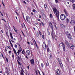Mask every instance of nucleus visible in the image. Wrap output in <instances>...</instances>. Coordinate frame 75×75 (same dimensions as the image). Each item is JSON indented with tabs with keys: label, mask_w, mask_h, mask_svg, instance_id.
Here are the masks:
<instances>
[{
	"label": "nucleus",
	"mask_w": 75,
	"mask_h": 75,
	"mask_svg": "<svg viewBox=\"0 0 75 75\" xmlns=\"http://www.w3.org/2000/svg\"><path fill=\"white\" fill-rule=\"evenodd\" d=\"M53 10L55 16L57 17V19H59V11H57V9L56 8H53Z\"/></svg>",
	"instance_id": "obj_1"
},
{
	"label": "nucleus",
	"mask_w": 75,
	"mask_h": 75,
	"mask_svg": "<svg viewBox=\"0 0 75 75\" xmlns=\"http://www.w3.org/2000/svg\"><path fill=\"white\" fill-rule=\"evenodd\" d=\"M65 33L68 38L69 40H71L72 39V36L70 33H69V32L68 31H65Z\"/></svg>",
	"instance_id": "obj_2"
},
{
	"label": "nucleus",
	"mask_w": 75,
	"mask_h": 75,
	"mask_svg": "<svg viewBox=\"0 0 75 75\" xmlns=\"http://www.w3.org/2000/svg\"><path fill=\"white\" fill-rule=\"evenodd\" d=\"M59 48H63V50L65 51V45H64L63 43H62L59 44Z\"/></svg>",
	"instance_id": "obj_3"
},
{
	"label": "nucleus",
	"mask_w": 75,
	"mask_h": 75,
	"mask_svg": "<svg viewBox=\"0 0 75 75\" xmlns=\"http://www.w3.org/2000/svg\"><path fill=\"white\" fill-rule=\"evenodd\" d=\"M65 18H66V17L65 16V15H64L63 14H62L60 16V18L62 20H64L65 19Z\"/></svg>",
	"instance_id": "obj_4"
},
{
	"label": "nucleus",
	"mask_w": 75,
	"mask_h": 75,
	"mask_svg": "<svg viewBox=\"0 0 75 75\" xmlns=\"http://www.w3.org/2000/svg\"><path fill=\"white\" fill-rule=\"evenodd\" d=\"M26 19L27 22H28L29 24H31V20H30V18L29 16H27Z\"/></svg>",
	"instance_id": "obj_5"
},
{
	"label": "nucleus",
	"mask_w": 75,
	"mask_h": 75,
	"mask_svg": "<svg viewBox=\"0 0 75 75\" xmlns=\"http://www.w3.org/2000/svg\"><path fill=\"white\" fill-rule=\"evenodd\" d=\"M49 24L51 29L53 31L54 28H53V26H52V23L50 21H49Z\"/></svg>",
	"instance_id": "obj_6"
},
{
	"label": "nucleus",
	"mask_w": 75,
	"mask_h": 75,
	"mask_svg": "<svg viewBox=\"0 0 75 75\" xmlns=\"http://www.w3.org/2000/svg\"><path fill=\"white\" fill-rule=\"evenodd\" d=\"M69 47L71 48L72 50H74V49L75 47V45H74L73 44H70L69 45Z\"/></svg>",
	"instance_id": "obj_7"
},
{
	"label": "nucleus",
	"mask_w": 75,
	"mask_h": 75,
	"mask_svg": "<svg viewBox=\"0 0 75 75\" xmlns=\"http://www.w3.org/2000/svg\"><path fill=\"white\" fill-rule=\"evenodd\" d=\"M6 71L7 72H6L4 74V75H8V72L10 71V69H7V68H6Z\"/></svg>",
	"instance_id": "obj_8"
},
{
	"label": "nucleus",
	"mask_w": 75,
	"mask_h": 75,
	"mask_svg": "<svg viewBox=\"0 0 75 75\" xmlns=\"http://www.w3.org/2000/svg\"><path fill=\"white\" fill-rule=\"evenodd\" d=\"M70 24H72V25H74L75 24V20H71V22L70 23Z\"/></svg>",
	"instance_id": "obj_9"
},
{
	"label": "nucleus",
	"mask_w": 75,
	"mask_h": 75,
	"mask_svg": "<svg viewBox=\"0 0 75 75\" xmlns=\"http://www.w3.org/2000/svg\"><path fill=\"white\" fill-rule=\"evenodd\" d=\"M22 50L21 49V47H20L19 50H18V52H17V53L18 55H19L21 53V51Z\"/></svg>",
	"instance_id": "obj_10"
},
{
	"label": "nucleus",
	"mask_w": 75,
	"mask_h": 75,
	"mask_svg": "<svg viewBox=\"0 0 75 75\" xmlns=\"http://www.w3.org/2000/svg\"><path fill=\"white\" fill-rule=\"evenodd\" d=\"M26 55H30V54H31V53H30V50H28L26 51Z\"/></svg>",
	"instance_id": "obj_11"
},
{
	"label": "nucleus",
	"mask_w": 75,
	"mask_h": 75,
	"mask_svg": "<svg viewBox=\"0 0 75 75\" xmlns=\"http://www.w3.org/2000/svg\"><path fill=\"white\" fill-rule=\"evenodd\" d=\"M56 74L59 75H60L61 73H60V71H59V69H57L56 71Z\"/></svg>",
	"instance_id": "obj_12"
},
{
	"label": "nucleus",
	"mask_w": 75,
	"mask_h": 75,
	"mask_svg": "<svg viewBox=\"0 0 75 75\" xmlns=\"http://www.w3.org/2000/svg\"><path fill=\"white\" fill-rule=\"evenodd\" d=\"M30 62L31 64L34 65V59H32L30 60Z\"/></svg>",
	"instance_id": "obj_13"
},
{
	"label": "nucleus",
	"mask_w": 75,
	"mask_h": 75,
	"mask_svg": "<svg viewBox=\"0 0 75 75\" xmlns=\"http://www.w3.org/2000/svg\"><path fill=\"white\" fill-rule=\"evenodd\" d=\"M13 50L15 54H16V55L17 56V52L15 49H14V48H13Z\"/></svg>",
	"instance_id": "obj_14"
},
{
	"label": "nucleus",
	"mask_w": 75,
	"mask_h": 75,
	"mask_svg": "<svg viewBox=\"0 0 75 75\" xmlns=\"http://www.w3.org/2000/svg\"><path fill=\"white\" fill-rule=\"evenodd\" d=\"M60 26L62 28H65V26L62 24H60Z\"/></svg>",
	"instance_id": "obj_15"
},
{
	"label": "nucleus",
	"mask_w": 75,
	"mask_h": 75,
	"mask_svg": "<svg viewBox=\"0 0 75 75\" xmlns=\"http://www.w3.org/2000/svg\"><path fill=\"white\" fill-rule=\"evenodd\" d=\"M42 17L44 20L46 19V16H45V14H43L42 15Z\"/></svg>",
	"instance_id": "obj_16"
},
{
	"label": "nucleus",
	"mask_w": 75,
	"mask_h": 75,
	"mask_svg": "<svg viewBox=\"0 0 75 75\" xmlns=\"http://www.w3.org/2000/svg\"><path fill=\"white\" fill-rule=\"evenodd\" d=\"M21 75H23L24 74V71L23 69H22V70L21 71Z\"/></svg>",
	"instance_id": "obj_17"
},
{
	"label": "nucleus",
	"mask_w": 75,
	"mask_h": 75,
	"mask_svg": "<svg viewBox=\"0 0 75 75\" xmlns=\"http://www.w3.org/2000/svg\"><path fill=\"white\" fill-rule=\"evenodd\" d=\"M10 35L11 36V39L13 40V35H12V33H10Z\"/></svg>",
	"instance_id": "obj_18"
},
{
	"label": "nucleus",
	"mask_w": 75,
	"mask_h": 75,
	"mask_svg": "<svg viewBox=\"0 0 75 75\" xmlns=\"http://www.w3.org/2000/svg\"><path fill=\"white\" fill-rule=\"evenodd\" d=\"M13 28L14 29V30L15 31V32H16V33H17V30L16 29V28H15V27L14 26H13Z\"/></svg>",
	"instance_id": "obj_19"
},
{
	"label": "nucleus",
	"mask_w": 75,
	"mask_h": 75,
	"mask_svg": "<svg viewBox=\"0 0 75 75\" xmlns=\"http://www.w3.org/2000/svg\"><path fill=\"white\" fill-rule=\"evenodd\" d=\"M42 47H43V48H46V45L45 43H43L42 45Z\"/></svg>",
	"instance_id": "obj_20"
},
{
	"label": "nucleus",
	"mask_w": 75,
	"mask_h": 75,
	"mask_svg": "<svg viewBox=\"0 0 75 75\" xmlns=\"http://www.w3.org/2000/svg\"><path fill=\"white\" fill-rule=\"evenodd\" d=\"M65 44L68 47L69 46V43L67 41H66Z\"/></svg>",
	"instance_id": "obj_21"
},
{
	"label": "nucleus",
	"mask_w": 75,
	"mask_h": 75,
	"mask_svg": "<svg viewBox=\"0 0 75 75\" xmlns=\"http://www.w3.org/2000/svg\"><path fill=\"white\" fill-rule=\"evenodd\" d=\"M52 32H51V34L52 36V38H54V33H53V30H52Z\"/></svg>",
	"instance_id": "obj_22"
},
{
	"label": "nucleus",
	"mask_w": 75,
	"mask_h": 75,
	"mask_svg": "<svg viewBox=\"0 0 75 75\" xmlns=\"http://www.w3.org/2000/svg\"><path fill=\"white\" fill-rule=\"evenodd\" d=\"M58 61L59 64H61L62 62H61V59H58Z\"/></svg>",
	"instance_id": "obj_23"
},
{
	"label": "nucleus",
	"mask_w": 75,
	"mask_h": 75,
	"mask_svg": "<svg viewBox=\"0 0 75 75\" xmlns=\"http://www.w3.org/2000/svg\"><path fill=\"white\" fill-rule=\"evenodd\" d=\"M60 64V67H61V68H62L63 67V64H62V63H59Z\"/></svg>",
	"instance_id": "obj_24"
},
{
	"label": "nucleus",
	"mask_w": 75,
	"mask_h": 75,
	"mask_svg": "<svg viewBox=\"0 0 75 75\" xmlns=\"http://www.w3.org/2000/svg\"><path fill=\"white\" fill-rule=\"evenodd\" d=\"M50 17L51 18H53V16H52V14H50Z\"/></svg>",
	"instance_id": "obj_25"
},
{
	"label": "nucleus",
	"mask_w": 75,
	"mask_h": 75,
	"mask_svg": "<svg viewBox=\"0 0 75 75\" xmlns=\"http://www.w3.org/2000/svg\"><path fill=\"white\" fill-rule=\"evenodd\" d=\"M17 11H18L20 9V8L19 7H17L16 8Z\"/></svg>",
	"instance_id": "obj_26"
},
{
	"label": "nucleus",
	"mask_w": 75,
	"mask_h": 75,
	"mask_svg": "<svg viewBox=\"0 0 75 75\" xmlns=\"http://www.w3.org/2000/svg\"><path fill=\"white\" fill-rule=\"evenodd\" d=\"M64 11L66 16H67L68 15V13H67V11L65 10H64Z\"/></svg>",
	"instance_id": "obj_27"
},
{
	"label": "nucleus",
	"mask_w": 75,
	"mask_h": 75,
	"mask_svg": "<svg viewBox=\"0 0 75 75\" xmlns=\"http://www.w3.org/2000/svg\"><path fill=\"white\" fill-rule=\"evenodd\" d=\"M70 1L71 2H72V3H74V2H75V0H70Z\"/></svg>",
	"instance_id": "obj_28"
},
{
	"label": "nucleus",
	"mask_w": 75,
	"mask_h": 75,
	"mask_svg": "<svg viewBox=\"0 0 75 75\" xmlns=\"http://www.w3.org/2000/svg\"><path fill=\"white\" fill-rule=\"evenodd\" d=\"M66 22H67V23H69V19L68 18H67V19Z\"/></svg>",
	"instance_id": "obj_29"
},
{
	"label": "nucleus",
	"mask_w": 75,
	"mask_h": 75,
	"mask_svg": "<svg viewBox=\"0 0 75 75\" xmlns=\"http://www.w3.org/2000/svg\"><path fill=\"white\" fill-rule=\"evenodd\" d=\"M54 38L56 40H57V37L56 36H54Z\"/></svg>",
	"instance_id": "obj_30"
},
{
	"label": "nucleus",
	"mask_w": 75,
	"mask_h": 75,
	"mask_svg": "<svg viewBox=\"0 0 75 75\" xmlns=\"http://www.w3.org/2000/svg\"><path fill=\"white\" fill-rule=\"evenodd\" d=\"M39 33L40 35H42V34H41V33L40 31L39 32Z\"/></svg>",
	"instance_id": "obj_31"
},
{
	"label": "nucleus",
	"mask_w": 75,
	"mask_h": 75,
	"mask_svg": "<svg viewBox=\"0 0 75 75\" xmlns=\"http://www.w3.org/2000/svg\"><path fill=\"white\" fill-rule=\"evenodd\" d=\"M17 59H20V57H19V56L18 55L17 56Z\"/></svg>",
	"instance_id": "obj_32"
},
{
	"label": "nucleus",
	"mask_w": 75,
	"mask_h": 75,
	"mask_svg": "<svg viewBox=\"0 0 75 75\" xmlns=\"http://www.w3.org/2000/svg\"><path fill=\"white\" fill-rule=\"evenodd\" d=\"M41 23L42 24V25H43V26H44V25H45L44 23H42V22H41Z\"/></svg>",
	"instance_id": "obj_33"
},
{
	"label": "nucleus",
	"mask_w": 75,
	"mask_h": 75,
	"mask_svg": "<svg viewBox=\"0 0 75 75\" xmlns=\"http://www.w3.org/2000/svg\"><path fill=\"white\" fill-rule=\"evenodd\" d=\"M43 66H44V64H43V63H41V67H42V68H43Z\"/></svg>",
	"instance_id": "obj_34"
},
{
	"label": "nucleus",
	"mask_w": 75,
	"mask_h": 75,
	"mask_svg": "<svg viewBox=\"0 0 75 75\" xmlns=\"http://www.w3.org/2000/svg\"><path fill=\"white\" fill-rule=\"evenodd\" d=\"M15 47L16 48H17V45L16 44H15Z\"/></svg>",
	"instance_id": "obj_35"
},
{
	"label": "nucleus",
	"mask_w": 75,
	"mask_h": 75,
	"mask_svg": "<svg viewBox=\"0 0 75 75\" xmlns=\"http://www.w3.org/2000/svg\"><path fill=\"white\" fill-rule=\"evenodd\" d=\"M35 45L36 46L37 48H38V45H37V43H35Z\"/></svg>",
	"instance_id": "obj_36"
},
{
	"label": "nucleus",
	"mask_w": 75,
	"mask_h": 75,
	"mask_svg": "<svg viewBox=\"0 0 75 75\" xmlns=\"http://www.w3.org/2000/svg\"><path fill=\"white\" fill-rule=\"evenodd\" d=\"M47 31H48V35H50V32H49V31H48V30Z\"/></svg>",
	"instance_id": "obj_37"
},
{
	"label": "nucleus",
	"mask_w": 75,
	"mask_h": 75,
	"mask_svg": "<svg viewBox=\"0 0 75 75\" xmlns=\"http://www.w3.org/2000/svg\"><path fill=\"white\" fill-rule=\"evenodd\" d=\"M73 6L74 8H75V4H74L73 5Z\"/></svg>",
	"instance_id": "obj_38"
},
{
	"label": "nucleus",
	"mask_w": 75,
	"mask_h": 75,
	"mask_svg": "<svg viewBox=\"0 0 75 75\" xmlns=\"http://www.w3.org/2000/svg\"><path fill=\"white\" fill-rule=\"evenodd\" d=\"M47 7V4H45V7L46 8Z\"/></svg>",
	"instance_id": "obj_39"
},
{
	"label": "nucleus",
	"mask_w": 75,
	"mask_h": 75,
	"mask_svg": "<svg viewBox=\"0 0 75 75\" xmlns=\"http://www.w3.org/2000/svg\"><path fill=\"white\" fill-rule=\"evenodd\" d=\"M1 55H2V53H1V52H0V57H1Z\"/></svg>",
	"instance_id": "obj_40"
},
{
	"label": "nucleus",
	"mask_w": 75,
	"mask_h": 75,
	"mask_svg": "<svg viewBox=\"0 0 75 75\" xmlns=\"http://www.w3.org/2000/svg\"><path fill=\"white\" fill-rule=\"evenodd\" d=\"M47 52H50V49H49V48H48L47 49Z\"/></svg>",
	"instance_id": "obj_41"
},
{
	"label": "nucleus",
	"mask_w": 75,
	"mask_h": 75,
	"mask_svg": "<svg viewBox=\"0 0 75 75\" xmlns=\"http://www.w3.org/2000/svg\"><path fill=\"white\" fill-rule=\"evenodd\" d=\"M35 11H36V10H35V9H33V12H35Z\"/></svg>",
	"instance_id": "obj_42"
},
{
	"label": "nucleus",
	"mask_w": 75,
	"mask_h": 75,
	"mask_svg": "<svg viewBox=\"0 0 75 75\" xmlns=\"http://www.w3.org/2000/svg\"><path fill=\"white\" fill-rule=\"evenodd\" d=\"M36 74L37 75H38V72L37 71H35Z\"/></svg>",
	"instance_id": "obj_43"
},
{
	"label": "nucleus",
	"mask_w": 75,
	"mask_h": 75,
	"mask_svg": "<svg viewBox=\"0 0 75 75\" xmlns=\"http://www.w3.org/2000/svg\"><path fill=\"white\" fill-rule=\"evenodd\" d=\"M51 42H50V40H48V44H50V43Z\"/></svg>",
	"instance_id": "obj_44"
},
{
	"label": "nucleus",
	"mask_w": 75,
	"mask_h": 75,
	"mask_svg": "<svg viewBox=\"0 0 75 75\" xmlns=\"http://www.w3.org/2000/svg\"><path fill=\"white\" fill-rule=\"evenodd\" d=\"M6 60L7 62H8V59H7V58L6 57Z\"/></svg>",
	"instance_id": "obj_45"
},
{
	"label": "nucleus",
	"mask_w": 75,
	"mask_h": 75,
	"mask_svg": "<svg viewBox=\"0 0 75 75\" xmlns=\"http://www.w3.org/2000/svg\"><path fill=\"white\" fill-rule=\"evenodd\" d=\"M16 44L17 45H18L19 46V47H20V44H18V43H16Z\"/></svg>",
	"instance_id": "obj_46"
},
{
	"label": "nucleus",
	"mask_w": 75,
	"mask_h": 75,
	"mask_svg": "<svg viewBox=\"0 0 75 75\" xmlns=\"http://www.w3.org/2000/svg\"><path fill=\"white\" fill-rule=\"evenodd\" d=\"M55 2L56 3H58V0H55Z\"/></svg>",
	"instance_id": "obj_47"
},
{
	"label": "nucleus",
	"mask_w": 75,
	"mask_h": 75,
	"mask_svg": "<svg viewBox=\"0 0 75 75\" xmlns=\"http://www.w3.org/2000/svg\"><path fill=\"white\" fill-rule=\"evenodd\" d=\"M11 51H9L8 52L9 54H11Z\"/></svg>",
	"instance_id": "obj_48"
},
{
	"label": "nucleus",
	"mask_w": 75,
	"mask_h": 75,
	"mask_svg": "<svg viewBox=\"0 0 75 75\" xmlns=\"http://www.w3.org/2000/svg\"><path fill=\"white\" fill-rule=\"evenodd\" d=\"M38 36H39V34L38 33L37 34V36L38 37Z\"/></svg>",
	"instance_id": "obj_49"
},
{
	"label": "nucleus",
	"mask_w": 75,
	"mask_h": 75,
	"mask_svg": "<svg viewBox=\"0 0 75 75\" xmlns=\"http://www.w3.org/2000/svg\"><path fill=\"white\" fill-rule=\"evenodd\" d=\"M42 38H43L44 39V35H42Z\"/></svg>",
	"instance_id": "obj_50"
},
{
	"label": "nucleus",
	"mask_w": 75,
	"mask_h": 75,
	"mask_svg": "<svg viewBox=\"0 0 75 75\" xmlns=\"http://www.w3.org/2000/svg\"><path fill=\"white\" fill-rule=\"evenodd\" d=\"M27 68H28V69H29L30 68V67H29V66H27Z\"/></svg>",
	"instance_id": "obj_51"
},
{
	"label": "nucleus",
	"mask_w": 75,
	"mask_h": 75,
	"mask_svg": "<svg viewBox=\"0 0 75 75\" xmlns=\"http://www.w3.org/2000/svg\"><path fill=\"white\" fill-rule=\"evenodd\" d=\"M23 3H24L25 4H26V2H25V1H23Z\"/></svg>",
	"instance_id": "obj_52"
},
{
	"label": "nucleus",
	"mask_w": 75,
	"mask_h": 75,
	"mask_svg": "<svg viewBox=\"0 0 75 75\" xmlns=\"http://www.w3.org/2000/svg\"><path fill=\"white\" fill-rule=\"evenodd\" d=\"M0 13H1V16H3V14L1 12H0Z\"/></svg>",
	"instance_id": "obj_53"
},
{
	"label": "nucleus",
	"mask_w": 75,
	"mask_h": 75,
	"mask_svg": "<svg viewBox=\"0 0 75 75\" xmlns=\"http://www.w3.org/2000/svg\"><path fill=\"white\" fill-rule=\"evenodd\" d=\"M39 17L40 18H41V16L40 15Z\"/></svg>",
	"instance_id": "obj_54"
},
{
	"label": "nucleus",
	"mask_w": 75,
	"mask_h": 75,
	"mask_svg": "<svg viewBox=\"0 0 75 75\" xmlns=\"http://www.w3.org/2000/svg\"><path fill=\"white\" fill-rule=\"evenodd\" d=\"M31 14L32 16H34V13H33V12H31Z\"/></svg>",
	"instance_id": "obj_55"
},
{
	"label": "nucleus",
	"mask_w": 75,
	"mask_h": 75,
	"mask_svg": "<svg viewBox=\"0 0 75 75\" xmlns=\"http://www.w3.org/2000/svg\"><path fill=\"white\" fill-rule=\"evenodd\" d=\"M35 25H38V23H36L35 24Z\"/></svg>",
	"instance_id": "obj_56"
},
{
	"label": "nucleus",
	"mask_w": 75,
	"mask_h": 75,
	"mask_svg": "<svg viewBox=\"0 0 75 75\" xmlns=\"http://www.w3.org/2000/svg\"><path fill=\"white\" fill-rule=\"evenodd\" d=\"M54 27L56 29H57V26H56V25H54Z\"/></svg>",
	"instance_id": "obj_57"
},
{
	"label": "nucleus",
	"mask_w": 75,
	"mask_h": 75,
	"mask_svg": "<svg viewBox=\"0 0 75 75\" xmlns=\"http://www.w3.org/2000/svg\"><path fill=\"white\" fill-rule=\"evenodd\" d=\"M27 44H28V45H30V42H28Z\"/></svg>",
	"instance_id": "obj_58"
},
{
	"label": "nucleus",
	"mask_w": 75,
	"mask_h": 75,
	"mask_svg": "<svg viewBox=\"0 0 75 75\" xmlns=\"http://www.w3.org/2000/svg\"><path fill=\"white\" fill-rule=\"evenodd\" d=\"M11 41L12 42H14V41H13V40H11Z\"/></svg>",
	"instance_id": "obj_59"
},
{
	"label": "nucleus",
	"mask_w": 75,
	"mask_h": 75,
	"mask_svg": "<svg viewBox=\"0 0 75 75\" xmlns=\"http://www.w3.org/2000/svg\"><path fill=\"white\" fill-rule=\"evenodd\" d=\"M38 21H40V19H37Z\"/></svg>",
	"instance_id": "obj_60"
},
{
	"label": "nucleus",
	"mask_w": 75,
	"mask_h": 75,
	"mask_svg": "<svg viewBox=\"0 0 75 75\" xmlns=\"http://www.w3.org/2000/svg\"><path fill=\"white\" fill-rule=\"evenodd\" d=\"M30 44L31 45H33V42H31Z\"/></svg>",
	"instance_id": "obj_61"
},
{
	"label": "nucleus",
	"mask_w": 75,
	"mask_h": 75,
	"mask_svg": "<svg viewBox=\"0 0 75 75\" xmlns=\"http://www.w3.org/2000/svg\"><path fill=\"white\" fill-rule=\"evenodd\" d=\"M13 40H14V41H16V38H13Z\"/></svg>",
	"instance_id": "obj_62"
},
{
	"label": "nucleus",
	"mask_w": 75,
	"mask_h": 75,
	"mask_svg": "<svg viewBox=\"0 0 75 75\" xmlns=\"http://www.w3.org/2000/svg\"><path fill=\"white\" fill-rule=\"evenodd\" d=\"M38 72L39 74H40V71L38 70Z\"/></svg>",
	"instance_id": "obj_63"
},
{
	"label": "nucleus",
	"mask_w": 75,
	"mask_h": 75,
	"mask_svg": "<svg viewBox=\"0 0 75 75\" xmlns=\"http://www.w3.org/2000/svg\"><path fill=\"white\" fill-rule=\"evenodd\" d=\"M12 57H13V58H14V54H13L12 56Z\"/></svg>",
	"instance_id": "obj_64"
}]
</instances>
